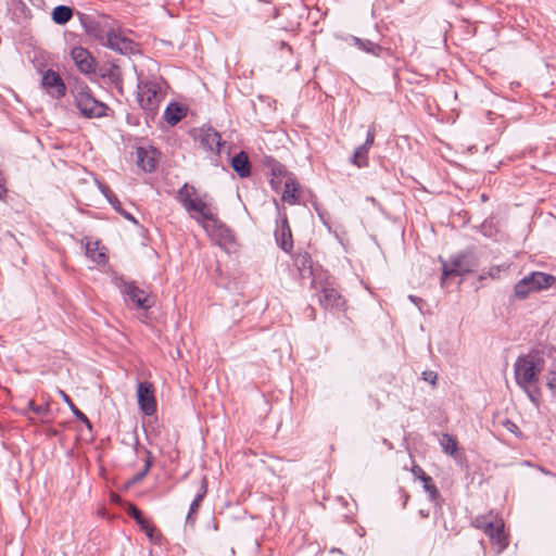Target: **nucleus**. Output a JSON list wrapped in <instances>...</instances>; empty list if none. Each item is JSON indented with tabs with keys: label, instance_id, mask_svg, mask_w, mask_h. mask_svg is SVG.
I'll list each match as a JSON object with an SVG mask.
<instances>
[{
	"label": "nucleus",
	"instance_id": "obj_1",
	"mask_svg": "<svg viewBox=\"0 0 556 556\" xmlns=\"http://www.w3.org/2000/svg\"><path fill=\"white\" fill-rule=\"evenodd\" d=\"M543 369L544 359L539 353L521 355L514 364L516 383L536 407L541 402L540 375Z\"/></svg>",
	"mask_w": 556,
	"mask_h": 556
},
{
	"label": "nucleus",
	"instance_id": "obj_2",
	"mask_svg": "<svg viewBox=\"0 0 556 556\" xmlns=\"http://www.w3.org/2000/svg\"><path fill=\"white\" fill-rule=\"evenodd\" d=\"M178 200L184 208L194 218L202 227L206 222L213 220L216 214V206L212 203L207 194L199 195L193 186L185 184L178 190Z\"/></svg>",
	"mask_w": 556,
	"mask_h": 556
},
{
	"label": "nucleus",
	"instance_id": "obj_3",
	"mask_svg": "<svg viewBox=\"0 0 556 556\" xmlns=\"http://www.w3.org/2000/svg\"><path fill=\"white\" fill-rule=\"evenodd\" d=\"M166 94V83L161 78L139 79L137 101L147 116L153 118Z\"/></svg>",
	"mask_w": 556,
	"mask_h": 556
},
{
	"label": "nucleus",
	"instance_id": "obj_4",
	"mask_svg": "<svg viewBox=\"0 0 556 556\" xmlns=\"http://www.w3.org/2000/svg\"><path fill=\"white\" fill-rule=\"evenodd\" d=\"M472 525L489 536L497 553H502L508 546V538L504 532V521L502 519L492 514L478 516L473 519Z\"/></svg>",
	"mask_w": 556,
	"mask_h": 556
},
{
	"label": "nucleus",
	"instance_id": "obj_5",
	"mask_svg": "<svg viewBox=\"0 0 556 556\" xmlns=\"http://www.w3.org/2000/svg\"><path fill=\"white\" fill-rule=\"evenodd\" d=\"M556 281L553 275L542 271H533L520 279L514 287V295L519 300H525L532 292L548 289Z\"/></svg>",
	"mask_w": 556,
	"mask_h": 556
},
{
	"label": "nucleus",
	"instance_id": "obj_6",
	"mask_svg": "<svg viewBox=\"0 0 556 556\" xmlns=\"http://www.w3.org/2000/svg\"><path fill=\"white\" fill-rule=\"evenodd\" d=\"M74 97L77 109L85 117L97 118L105 115L106 105L96 100L87 86H76Z\"/></svg>",
	"mask_w": 556,
	"mask_h": 556
},
{
	"label": "nucleus",
	"instance_id": "obj_7",
	"mask_svg": "<svg viewBox=\"0 0 556 556\" xmlns=\"http://www.w3.org/2000/svg\"><path fill=\"white\" fill-rule=\"evenodd\" d=\"M115 285L124 295L126 303L141 309H148L152 306L150 296L132 281H126L124 278H116Z\"/></svg>",
	"mask_w": 556,
	"mask_h": 556
},
{
	"label": "nucleus",
	"instance_id": "obj_8",
	"mask_svg": "<svg viewBox=\"0 0 556 556\" xmlns=\"http://www.w3.org/2000/svg\"><path fill=\"white\" fill-rule=\"evenodd\" d=\"M276 203L278 210V220L275 229V239L281 250L289 253L293 248L292 232L288 223L286 212H281L278 203Z\"/></svg>",
	"mask_w": 556,
	"mask_h": 556
},
{
	"label": "nucleus",
	"instance_id": "obj_9",
	"mask_svg": "<svg viewBox=\"0 0 556 556\" xmlns=\"http://www.w3.org/2000/svg\"><path fill=\"white\" fill-rule=\"evenodd\" d=\"M203 228L220 247L233 241L231 230L217 216L213 220L206 222Z\"/></svg>",
	"mask_w": 556,
	"mask_h": 556
},
{
	"label": "nucleus",
	"instance_id": "obj_10",
	"mask_svg": "<svg viewBox=\"0 0 556 556\" xmlns=\"http://www.w3.org/2000/svg\"><path fill=\"white\" fill-rule=\"evenodd\" d=\"M137 397L140 409L148 416L156 410V403L153 394V387L150 382H139L137 388Z\"/></svg>",
	"mask_w": 556,
	"mask_h": 556
},
{
	"label": "nucleus",
	"instance_id": "obj_11",
	"mask_svg": "<svg viewBox=\"0 0 556 556\" xmlns=\"http://www.w3.org/2000/svg\"><path fill=\"white\" fill-rule=\"evenodd\" d=\"M41 84L47 92L53 98L59 99L65 94L66 87L61 76L52 70H48L43 74Z\"/></svg>",
	"mask_w": 556,
	"mask_h": 556
},
{
	"label": "nucleus",
	"instance_id": "obj_12",
	"mask_svg": "<svg viewBox=\"0 0 556 556\" xmlns=\"http://www.w3.org/2000/svg\"><path fill=\"white\" fill-rule=\"evenodd\" d=\"M71 56L78 71L83 74H91L94 72V60L87 49L75 47L71 51Z\"/></svg>",
	"mask_w": 556,
	"mask_h": 556
},
{
	"label": "nucleus",
	"instance_id": "obj_13",
	"mask_svg": "<svg viewBox=\"0 0 556 556\" xmlns=\"http://www.w3.org/2000/svg\"><path fill=\"white\" fill-rule=\"evenodd\" d=\"M319 302L326 309H341L345 304L342 295L331 286L323 288Z\"/></svg>",
	"mask_w": 556,
	"mask_h": 556
},
{
	"label": "nucleus",
	"instance_id": "obj_14",
	"mask_svg": "<svg viewBox=\"0 0 556 556\" xmlns=\"http://www.w3.org/2000/svg\"><path fill=\"white\" fill-rule=\"evenodd\" d=\"M106 45L112 50L123 54L132 52L135 49V42L131 39L113 30L106 34Z\"/></svg>",
	"mask_w": 556,
	"mask_h": 556
},
{
	"label": "nucleus",
	"instance_id": "obj_15",
	"mask_svg": "<svg viewBox=\"0 0 556 556\" xmlns=\"http://www.w3.org/2000/svg\"><path fill=\"white\" fill-rule=\"evenodd\" d=\"M201 146L212 152H220V135L211 127L201 128L198 134Z\"/></svg>",
	"mask_w": 556,
	"mask_h": 556
},
{
	"label": "nucleus",
	"instance_id": "obj_16",
	"mask_svg": "<svg viewBox=\"0 0 556 556\" xmlns=\"http://www.w3.org/2000/svg\"><path fill=\"white\" fill-rule=\"evenodd\" d=\"M157 151L154 148L137 149V163L144 172H153L156 168Z\"/></svg>",
	"mask_w": 556,
	"mask_h": 556
},
{
	"label": "nucleus",
	"instance_id": "obj_17",
	"mask_svg": "<svg viewBox=\"0 0 556 556\" xmlns=\"http://www.w3.org/2000/svg\"><path fill=\"white\" fill-rule=\"evenodd\" d=\"M466 257L458 256L455 257L451 264H443V273H442V285L445 283L446 278L451 276H463L469 271V266L465 264Z\"/></svg>",
	"mask_w": 556,
	"mask_h": 556
},
{
	"label": "nucleus",
	"instance_id": "obj_18",
	"mask_svg": "<svg viewBox=\"0 0 556 556\" xmlns=\"http://www.w3.org/2000/svg\"><path fill=\"white\" fill-rule=\"evenodd\" d=\"M299 188L300 185L292 175L285 176L282 201L290 205L296 204L299 201Z\"/></svg>",
	"mask_w": 556,
	"mask_h": 556
},
{
	"label": "nucleus",
	"instance_id": "obj_19",
	"mask_svg": "<svg viewBox=\"0 0 556 556\" xmlns=\"http://www.w3.org/2000/svg\"><path fill=\"white\" fill-rule=\"evenodd\" d=\"M207 492V480L205 477H203L201 481V486L199 492L197 493L194 500L192 501L188 515L186 517V525L187 526H193L194 525V515L198 513V509L200 507V504Z\"/></svg>",
	"mask_w": 556,
	"mask_h": 556
},
{
	"label": "nucleus",
	"instance_id": "obj_20",
	"mask_svg": "<svg viewBox=\"0 0 556 556\" xmlns=\"http://www.w3.org/2000/svg\"><path fill=\"white\" fill-rule=\"evenodd\" d=\"M233 170L242 178L250 175V163L248 155L244 152H240L235 155L231 161Z\"/></svg>",
	"mask_w": 556,
	"mask_h": 556
},
{
	"label": "nucleus",
	"instance_id": "obj_21",
	"mask_svg": "<svg viewBox=\"0 0 556 556\" xmlns=\"http://www.w3.org/2000/svg\"><path fill=\"white\" fill-rule=\"evenodd\" d=\"M185 109L178 103H170L164 112V118L170 125H176L185 117Z\"/></svg>",
	"mask_w": 556,
	"mask_h": 556
},
{
	"label": "nucleus",
	"instance_id": "obj_22",
	"mask_svg": "<svg viewBox=\"0 0 556 556\" xmlns=\"http://www.w3.org/2000/svg\"><path fill=\"white\" fill-rule=\"evenodd\" d=\"M86 255L97 264H103L106 260L103 249H100L98 241H88L86 243Z\"/></svg>",
	"mask_w": 556,
	"mask_h": 556
},
{
	"label": "nucleus",
	"instance_id": "obj_23",
	"mask_svg": "<svg viewBox=\"0 0 556 556\" xmlns=\"http://www.w3.org/2000/svg\"><path fill=\"white\" fill-rule=\"evenodd\" d=\"M73 16V10L67 5H58L52 11V20L55 24L64 25Z\"/></svg>",
	"mask_w": 556,
	"mask_h": 556
},
{
	"label": "nucleus",
	"instance_id": "obj_24",
	"mask_svg": "<svg viewBox=\"0 0 556 556\" xmlns=\"http://www.w3.org/2000/svg\"><path fill=\"white\" fill-rule=\"evenodd\" d=\"M439 442H440V445H441L442 450L444 451V453H446L451 456L456 455V453L458 451V443L453 435H451L448 433H443L442 437L440 438Z\"/></svg>",
	"mask_w": 556,
	"mask_h": 556
},
{
	"label": "nucleus",
	"instance_id": "obj_25",
	"mask_svg": "<svg viewBox=\"0 0 556 556\" xmlns=\"http://www.w3.org/2000/svg\"><path fill=\"white\" fill-rule=\"evenodd\" d=\"M420 471V480L424 482V489L429 494L431 501H435L440 494L437 486L432 483V479L430 476H427L421 468H418Z\"/></svg>",
	"mask_w": 556,
	"mask_h": 556
},
{
	"label": "nucleus",
	"instance_id": "obj_26",
	"mask_svg": "<svg viewBox=\"0 0 556 556\" xmlns=\"http://www.w3.org/2000/svg\"><path fill=\"white\" fill-rule=\"evenodd\" d=\"M368 152L369 150L366 149L364 146H359L353 156H352V164L356 165L357 167H365L368 165Z\"/></svg>",
	"mask_w": 556,
	"mask_h": 556
},
{
	"label": "nucleus",
	"instance_id": "obj_27",
	"mask_svg": "<svg viewBox=\"0 0 556 556\" xmlns=\"http://www.w3.org/2000/svg\"><path fill=\"white\" fill-rule=\"evenodd\" d=\"M61 393V396L62 399L64 400V402L68 405V407L71 408V410L73 412L74 416L79 419L80 421H83L84 424L87 425V427H91V424L89 421V419L87 418V416L80 410L78 409L75 404L73 403V401L71 400V397L63 391H60Z\"/></svg>",
	"mask_w": 556,
	"mask_h": 556
},
{
	"label": "nucleus",
	"instance_id": "obj_28",
	"mask_svg": "<svg viewBox=\"0 0 556 556\" xmlns=\"http://www.w3.org/2000/svg\"><path fill=\"white\" fill-rule=\"evenodd\" d=\"M294 262L299 270L301 271V275L304 276L306 273L311 274L312 261L307 253L299 254L295 257Z\"/></svg>",
	"mask_w": 556,
	"mask_h": 556
},
{
	"label": "nucleus",
	"instance_id": "obj_29",
	"mask_svg": "<svg viewBox=\"0 0 556 556\" xmlns=\"http://www.w3.org/2000/svg\"><path fill=\"white\" fill-rule=\"evenodd\" d=\"M128 514L132 519H135L142 527V529L149 535H151V532L153 531V529L147 523L141 511L136 506H130L128 509Z\"/></svg>",
	"mask_w": 556,
	"mask_h": 556
},
{
	"label": "nucleus",
	"instance_id": "obj_30",
	"mask_svg": "<svg viewBox=\"0 0 556 556\" xmlns=\"http://www.w3.org/2000/svg\"><path fill=\"white\" fill-rule=\"evenodd\" d=\"M354 41H355V45L359 49H362L368 53L375 54V55H377L379 53V51L381 50L380 46H378L377 43H375L370 40H362V39L355 37Z\"/></svg>",
	"mask_w": 556,
	"mask_h": 556
},
{
	"label": "nucleus",
	"instance_id": "obj_31",
	"mask_svg": "<svg viewBox=\"0 0 556 556\" xmlns=\"http://www.w3.org/2000/svg\"><path fill=\"white\" fill-rule=\"evenodd\" d=\"M100 190H101L102 194L108 199L110 204L113 206V208L116 212H122V203L117 199V197L110 190V188L106 186L100 185Z\"/></svg>",
	"mask_w": 556,
	"mask_h": 556
},
{
	"label": "nucleus",
	"instance_id": "obj_32",
	"mask_svg": "<svg viewBox=\"0 0 556 556\" xmlns=\"http://www.w3.org/2000/svg\"><path fill=\"white\" fill-rule=\"evenodd\" d=\"M28 408L39 416H47L49 414L48 405H36L33 401L28 402Z\"/></svg>",
	"mask_w": 556,
	"mask_h": 556
},
{
	"label": "nucleus",
	"instance_id": "obj_33",
	"mask_svg": "<svg viewBox=\"0 0 556 556\" xmlns=\"http://www.w3.org/2000/svg\"><path fill=\"white\" fill-rule=\"evenodd\" d=\"M150 467L151 462L147 459L143 469L132 477L131 483H138L139 481H141L147 476L148 471L150 470Z\"/></svg>",
	"mask_w": 556,
	"mask_h": 556
},
{
	"label": "nucleus",
	"instance_id": "obj_34",
	"mask_svg": "<svg viewBox=\"0 0 556 556\" xmlns=\"http://www.w3.org/2000/svg\"><path fill=\"white\" fill-rule=\"evenodd\" d=\"M546 380L547 388L556 396V370L548 372Z\"/></svg>",
	"mask_w": 556,
	"mask_h": 556
},
{
	"label": "nucleus",
	"instance_id": "obj_35",
	"mask_svg": "<svg viewBox=\"0 0 556 556\" xmlns=\"http://www.w3.org/2000/svg\"><path fill=\"white\" fill-rule=\"evenodd\" d=\"M374 141H375V129H374V127H369V129L367 131L366 140L362 146H364L366 149L370 150V148L374 144Z\"/></svg>",
	"mask_w": 556,
	"mask_h": 556
},
{
	"label": "nucleus",
	"instance_id": "obj_36",
	"mask_svg": "<svg viewBox=\"0 0 556 556\" xmlns=\"http://www.w3.org/2000/svg\"><path fill=\"white\" fill-rule=\"evenodd\" d=\"M422 378L425 381L434 386L437 383L438 376L434 371H424Z\"/></svg>",
	"mask_w": 556,
	"mask_h": 556
},
{
	"label": "nucleus",
	"instance_id": "obj_37",
	"mask_svg": "<svg viewBox=\"0 0 556 556\" xmlns=\"http://www.w3.org/2000/svg\"><path fill=\"white\" fill-rule=\"evenodd\" d=\"M122 216H124L126 219L132 222L134 224H138L137 219L128 212L122 208V212H118Z\"/></svg>",
	"mask_w": 556,
	"mask_h": 556
},
{
	"label": "nucleus",
	"instance_id": "obj_38",
	"mask_svg": "<svg viewBox=\"0 0 556 556\" xmlns=\"http://www.w3.org/2000/svg\"><path fill=\"white\" fill-rule=\"evenodd\" d=\"M122 216H124L126 219L132 222L134 224H138L137 219L128 212L122 208V212H118Z\"/></svg>",
	"mask_w": 556,
	"mask_h": 556
},
{
	"label": "nucleus",
	"instance_id": "obj_39",
	"mask_svg": "<svg viewBox=\"0 0 556 556\" xmlns=\"http://www.w3.org/2000/svg\"><path fill=\"white\" fill-rule=\"evenodd\" d=\"M122 216H124L126 219L132 222L134 224H138L137 219L128 212L122 208V212H118Z\"/></svg>",
	"mask_w": 556,
	"mask_h": 556
},
{
	"label": "nucleus",
	"instance_id": "obj_40",
	"mask_svg": "<svg viewBox=\"0 0 556 556\" xmlns=\"http://www.w3.org/2000/svg\"><path fill=\"white\" fill-rule=\"evenodd\" d=\"M122 216H124L126 219L132 222L134 224H138L137 219L128 212L122 208V212H118Z\"/></svg>",
	"mask_w": 556,
	"mask_h": 556
},
{
	"label": "nucleus",
	"instance_id": "obj_41",
	"mask_svg": "<svg viewBox=\"0 0 556 556\" xmlns=\"http://www.w3.org/2000/svg\"><path fill=\"white\" fill-rule=\"evenodd\" d=\"M122 216H124L126 219L132 222L134 224H138L137 219L128 212L122 208V212H118Z\"/></svg>",
	"mask_w": 556,
	"mask_h": 556
},
{
	"label": "nucleus",
	"instance_id": "obj_42",
	"mask_svg": "<svg viewBox=\"0 0 556 556\" xmlns=\"http://www.w3.org/2000/svg\"><path fill=\"white\" fill-rule=\"evenodd\" d=\"M538 469H539L542 473H544V475H546V476H553V475H554L553 472H551L549 470L545 469L544 467L539 466V467H538Z\"/></svg>",
	"mask_w": 556,
	"mask_h": 556
},
{
	"label": "nucleus",
	"instance_id": "obj_43",
	"mask_svg": "<svg viewBox=\"0 0 556 556\" xmlns=\"http://www.w3.org/2000/svg\"><path fill=\"white\" fill-rule=\"evenodd\" d=\"M408 299H409L413 303H415V304H417L418 302H421V300H420V299H418V298H416V296H414V295H409V296H408Z\"/></svg>",
	"mask_w": 556,
	"mask_h": 556
},
{
	"label": "nucleus",
	"instance_id": "obj_44",
	"mask_svg": "<svg viewBox=\"0 0 556 556\" xmlns=\"http://www.w3.org/2000/svg\"><path fill=\"white\" fill-rule=\"evenodd\" d=\"M419 515L422 517V518H427L429 516L428 511H425L424 509H420L419 510Z\"/></svg>",
	"mask_w": 556,
	"mask_h": 556
},
{
	"label": "nucleus",
	"instance_id": "obj_45",
	"mask_svg": "<svg viewBox=\"0 0 556 556\" xmlns=\"http://www.w3.org/2000/svg\"><path fill=\"white\" fill-rule=\"evenodd\" d=\"M418 466H416L414 469H413V472L415 476L419 477L420 478V471L418 470Z\"/></svg>",
	"mask_w": 556,
	"mask_h": 556
},
{
	"label": "nucleus",
	"instance_id": "obj_46",
	"mask_svg": "<svg viewBox=\"0 0 556 556\" xmlns=\"http://www.w3.org/2000/svg\"><path fill=\"white\" fill-rule=\"evenodd\" d=\"M509 425L510 426L508 427V430H510L511 432H515V429H517V426L511 422H509Z\"/></svg>",
	"mask_w": 556,
	"mask_h": 556
},
{
	"label": "nucleus",
	"instance_id": "obj_47",
	"mask_svg": "<svg viewBox=\"0 0 556 556\" xmlns=\"http://www.w3.org/2000/svg\"><path fill=\"white\" fill-rule=\"evenodd\" d=\"M330 553H342L341 549L339 548H331L330 549Z\"/></svg>",
	"mask_w": 556,
	"mask_h": 556
},
{
	"label": "nucleus",
	"instance_id": "obj_48",
	"mask_svg": "<svg viewBox=\"0 0 556 556\" xmlns=\"http://www.w3.org/2000/svg\"><path fill=\"white\" fill-rule=\"evenodd\" d=\"M383 443L387 444L389 446V448H392L391 443H389L387 439L383 440Z\"/></svg>",
	"mask_w": 556,
	"mask_h": 556
},
{
	"label": "nucleus",
	"instance_id": "obj_49",
	"mask_svg": "<svg viewBox=\"0 0 556 556\" xmlns=\"http://www.w3.org/2000/svg\"><path fill=\"white\" fill-rule=\"evenodd\" d=\"M271 185L274 188H277V181L276 180H271Z\"/></svg>",
	"mask_w": 556,
	"mask_h": 556
},
{
	"label": "nucleus",
	"instance_id": "obj_50",
	"mask_svg": "<svg viewBox=\"0 0 556 556\" xmlns=\"http://www.w3.org/2000/svg\"><path fill=\"white\" fill-rule=\"evenodd\" d=\"M525 465L531 466V463L530 462H525Z\"/></svg>",
	"mask_w": 556,
	"mask_h": 556
},
{
	"label": "nucleus",
	"instance_id": "obj_51",
	"mask_svg": "<svg viewBox=\"0 0 556 556\" xmlns=\"http://www.w3.org/2000/svg\"><path fill=\"white\" fill-rule=\"evenodd\" d=\"M553 477H555V479H556V475H553Z\"/></svg>",
	"mask_w": 556,
	"mask_h": 556
}]
</instances>
